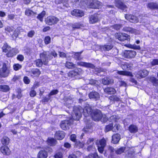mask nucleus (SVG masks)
I'll return each mask as SVG.
<instances>
[{
    "label": "nucleus",
    "instance_id": "48",
    "mask_svg": "<svg viewBox=\"0 0 158 158\" xmlns=\"http://www.w3.org/2000/svg\"><path fill=\"white\" fill-rule=\"evenodd\" d=\"M75 145L78 148H82L84 146V143L79 141L76 142Z\"/></svg>",
    "mask_w": 158,
    "mask_h": 158
},
{
    "label": "nucleus",
    "instance_id": "3",
    "mask_svg": "<svg viewBox=\"0 0 158 158\" xmlns=\"http://www.w3.org/2000/svg\"><path fill=\"white\" fill-rule=\"evenodd\" d=\"M73 111L72 112L73 118L74 120H79L81 117V112L83 110L77 106L73 107Z\"/></svg>",
    "mask_w": 158,
    "mask_h": 158
},
{
    "label": "nucleus",
    "instance_id": "40",
    "mask_svg": "<svg viewBox=\"0 0 158 158\" xmlns=\"http://www.w3.org/2000/svg\"><path fill=\"white\" fill-rule=\"evenodd\" d=\"M110 130H112L113 131H116L115 130H114L113 124L112 123L106 126L105 131L107 132Z\"/></svg>",
    "mask_w": 158,
    "mask_h": 158
},
{
    "label": "nucleus",
    "instance_id": "37",
    "mask_svg": "<svg viewBox=\"0 0 158 158\" xmlns=\"http://www.w3.org/2000/svg\"><path fill=\"white\" fill-rule=\"evenodd\" d=\"M150 81L152 83L153 85L158 87V79L154 77H151L150 78Z\"/></svg>",
    "mask_w": 158,
    "mask_h": 158
},
{
    "label": "nucleus",
    "instance_id": "54",
    "mask_svg": "<svg viewBox=\"0 0 158 158\" xmlns=\"http://www.w3.org/2000/svg\"><path fill=\"white\" fill-rule=\"evenodd\" d=\"M78 70L77 69H76L74 71L70 72L69 73V74L72 75L73 76H75L78 74Z\"/></svg>",
    "mask_w": 158,
    "mask_h": 158
},
{
    "label": "nucleus",
    "instance_id": "16",
    "mask_svg": "<svg viewBox=\"0 0 158 158\" xmlns=\"http://www.w3.org/2000/svg\"><path fill=\"white\" fill-rule=\"evenodd\" d=\"M126 19L133 23H136L138 22V19L136 16L126 14L125 16Z\"/></svg>",
    "mask_w": 158,
    "mask_h": 158
},
{
    "label": "nucleus",
    "instance_id": "4",
    "mask_svg": "<svg viewBox=\"0 0 158 158\" xmlns=\"http://www.w3.org/2000/svg\"><path fill=\"white\" fill-rule=\"evenodd\" d=\"M10 73V68L7 67L6 63H3L2 68L0 69V76L2 77H6L8 76Z\"/></svg>",
    "mask_w": 158,
    "mask_h": 158
},
{
    "label": "nucleus",
    "instance_id": "56",
    "mask_svg": "<svg viewBox=\"0 0 158 158\" xmlns=\"http://www.w3.org/2000/svg\"><path fill=\"white\" fill-rule=\"evenodd\" d=\"M151 63L152 66L158 65V59H153L152 61L151 62Z\"/></svg>",
    "mask_w": 158,
    "mask_h": 158
},
{
    "label": "nucleus",
    "instance_id": "20",
    "mask_svg": "<svg viewBox=\"0 0 158 158\" xmlns=\"http://www.w3.org/2000/svg\"><path fill=\"white\" fill-rule=\"evenodd\" d=\"M65 136L64 132L62 131H56L55 135V137L58 140L63 139Z\"/></svg>",
    "mask_w": 158,
    "mask_h": 158
},
{
    "label": "nucleus",
    "instance_id": "63",
    "mask_svg": "<svg viewBox=\"0 0 158 158\" xmlns=\"http://www.w3.org/2000/svg\"><path fill=\"white\" fill-rule=\"evenodd\" d=\"M17 58L18 60L22 61L24 59V57L22 55H19L18 56Z\"/></svg>",
    "mask_w": 158,
    "mask_h": 158
},
{
    "label": "nucleus",
    "instance_id": "53",
    "mask_svg": "<svg viewBox=\"0 0 158 158\" xmlns=\"http://www.w3.org/2000/svg\"><path fill=\"white\" fill-rule=\"evenodd\" d=\"M108 150L110 152V154L112 155V154L115 151L114 148L112 146H109L107 147Z\"/></svg>",
    "mask_w": 158,
    "mask_h": 158
},
{
    "label": "nucleus",
    "instance_id": "34",
    "mask_svg": "<svg viewBox=\"0 0 158 158\" xmlns=\"http://www.w3.org/2000/svg\"><path fill=\"white\" fill-rule=\"evenodd\" d=\"M65 66L68 69H73L75 68V64L72 62L67 61L65 64Z\"/></svg>",
    "mask_w": 158,
    "mask_h": 158
},
{
    "label": "nucleus",
    "instance_id": "57",
    "mask_svg": "<svg viewBox=\"0 0 158 158\" xmlns=\"http://www.w3.org/2000/svg\"><path fill=\"white\" fill-rule=\"evenodd\" d=\"M129 65L127 64H123L122 67V69L124 70H129V68L128 67Z\"/></svg>",
    "mask_w": 158,
    "mask_h": 158
},
{
    "label": "nucleus",
    "instance_id": "29",
    "mask_svg": "<svg viewBox=\"0 0 158 158\" xmlns=\"http://www.w3.org/2000/svg\"><path fill=\"white\" fill-rule=\"evenodd\" d=\"M113 46L111 44L105 45L101 46L100 48L102 51H108L111 49Z\"/></svg>",
    "mask_w": 158,
    "mask_h": 158
},
{
    "label": "nucleus",
    "instance_id": "31",
    "mask_svg": "<svg viewBox=\"0 0 158 158\" xmlns=\"http://www.w3.org/2000/svg\"><path fill=\"white\" fill-rule=\"evenodd\" d=\"M82 52H79L75 53L74 55H72V56L76 60H81L82 59L81 55Z\"/></svg>",
    "mask_w": 158,
    "mask_h": 158
},
{
    "label": "nucleus",
    "instance_id": "38",
    "mask_svg": "<svg viewBox=\"0 0 158 158\" xmlns=\"http://www.w3.org/2000/svg\"><path fill=\"white\" fill-rule=\"evenodd\" d=\"M126 148L125 147H121L115 150V153L116 154L119 155L124 152Z\"/></svg>",
    "mask_w": 158,
    "mask_h": 158
},
{
    "label": "nucleus",
    "instance_id": "45",
    "mask_svg": "<svg viewBox=\"0 0 158 158\" xmlns=\"http://www.w3.org/2000/svg\"><path fill=\"white\" fill-rule=\"evenodd\" d=\"M106 141L105 139L103 138L99 141V144L98 145L103 147H105L106 145Z\"/></svg>",
    "mask_w": 158,
    "mask_h": 158
},
{
    "label": "nucleus",
    "instance_id": "64",
    "mask_svg": "<svg viewBox=\"0 0 158 158\" xmlns=\"http://www.w3.org/2000/svg\"><path fill=\"white\" fill-rule=\"evenodd\" d=\"M55 158H62V154L61 152H58L55 155Z\"/></svg>",
    "mask_w": 158,
    "mask_h": 158
},
{
    "label": "nucleus",
    "instance_id": "58",
    "mask_svg": "<svg viewBox=\"0 0 158 158\" xmlns=\"http://www.w3.org/2000/svg\"><path fill=\"white\" fill-rule=\"evenodd\" d=\"M5 30L9 32H10L14 31V28L12 27H7L5 28Z\"/></svg>",
    "mask_w": 158,
    "mask_h": 158
},
{
    "label": "nucleus",
    "instance_id": "41",
    "mask_svg": "<svg viewBox=\"0 0 158 158\" xmlns=\"http://www.w3.org/2000/svg\"><path fill=\"white\" fill-rule=\"evenodd\" d=\"M109 99L111 101L114 102H118L120 100V98L119 97L115 95L111 96L109 98Z\"/></svg>",
    "mask_w": 158,
    "mask_h": 158
},
{
    "label": "nucleus",
    "instance_id": "49",
    "mask_svg": "<svg viewBox=\"0 0 158 158\" xmlns=\"http://www.w3.org/2000/svg\"><path fill=\"white\" fill-rule=\"evenodd\" d=\"M35 32L34 31L31 30L28 32L27 34V36L28 37L30 38H32L34 35Z\"/></svg>",
    "mask_w": 158,
    "mask_h": 158
},
{
    "label": "nucleus",
    "instance_id": "22",
    "mask_svg": "<svg viewBox=\"0 0 158 158\" xmlns=\"http://www.w3.org/2000/svg\"><path fill=\"white\" fill-rule=\"evenodd\" d=\"M102 82L103 84L107 85L113 83L114 82V80L109 77H105L102 79Z\"/></svg>",
    "mask_w": 158,
    "mask_h": 158
},
{
    "label": "nucleus",
    "instance_id": "61",
    "mask_svg": "<svg viewBox=\"0 0 158 158\" xmlns=\"http://www.w3.org/2000/svg\"><path fill=\"white\" fill-rule=\"evenodd\" d=\"M72 27L74 29H78L80 27V25L78 23H75L72 25Z\"/></svg>",
    "mask_w": 158,
    "mask_h": 158
},
{
    "label": "nucleus",
    "instance_id": "21",
    "mask_svg": "<svg viewBox=\"0 0 158 158\" xmlns=\"http://www.w3.org/2000/svg\"><path fill=\"white\" fill-rule=\"evenodd\" d=\"M30 73L33 77H38L40 74V70L37 69H33L31 70Z\"/></svg>",
    "mask_w": 158,
    "mask_h": 158
},
{
    "label": "nucleus",
    "instance_id": "23",
    "mask_svg": "<svg viewBox=\"0 0 158 158\" xmlns=\"http://www.w3.org/2000/svg\"><path fill=\"white\" fill-rule=\"evenodd\" d=\"M1 152L4 155H9L10 153V151L9 148L6 146H2L0 149Z\"/></svg>",
    "mask_w": 158,
    "mask_h": 158
},
{
    "label": "nucleus",
    "instance_id": "32",
    "mask_svg": "<svg viewBox=\"0 0 158 158\" xmlns=\"http://www.w3.org/2000/svg\"><path fill=\"white\" fill-rule=\"evenodd\" d=\"M47 143L48 145L54 146L56 144L57 141L53 138H49L47 140Z\"/></svg>",
    "mask_w": 158,
    "mask_h": 158
},
{
    "label": "nucleus",
    "instance_id": "12",
    "mask_svg": "<svg viewBox=\"0 0 158 158\" xmlns=\"http://www.w3.org/2000/svg\"><path fill=\"white\" fill-rule=\"evenodd\" d=\"M125 57L127 58L134 57L136 55V52L134 51H125L124 54Z\"/></svg>",
    "mask_w": 158,
    "mask_h": 158
},
{
    "label": "nucleus",
    "instance_id": "39",
    "mask_svg": "<svg viewBox=\"0 0 158 158\" xmlns=\"http://www.w3.org/2000/svg\"><path fill=\"white\" fill-rule=\"evenodd\" d=\"M36 14V13L29 9H26L25 11V14L27 16H31Z\"/></svg>",
    "mask_w": 158,
    "mask_h": 158
},
{
    "label": "nucleus",
    "instance_id": "52",
    "mask_svg": "<svg viewBox=\"0 0 158 158\" xmlns=\"http://www.w3.org/2000/svg\"><path fill=\"white\" fill-rule=\"evenodd\" d=\"M58 92L57 90H52L48 94V97H50L51 96L57 94Z\"/></svg>",
    "mask_w": 158,
    "mask_h": 158
},
{
    "label": "nucleus",
    "instance_id": "35",
    "mask_svg": "<svg viewBox=\"0 0 158 158\" xmlns=\"http://www.w3.org/2000/svg\"><path fill=\"white\" fill-rule=\"evenodd\" d=\"M117 73L119 75H123L125 76H132V73L130 72L125 71H117Z\"/></svg>",
    "mask_w": 158,
    "mask_h": 158
},
{
    "label": "nucleus",
    "instance_id": "47",
    "mask_svg": "<svg viewBox=\"0 0 158 158\" xmlns=\"http://www.w3.org/2000/svg\"><path fill=\"white\" fill-rule=\"evenodd\" d=\"M87 149L89 151H95L96 150L94 144H91L89 145L87 148Z\"/></svg>",
    "mask_w": 158,
    "mask_h": 158
},
{
    "label": "nucleus",
    "instance_id": "10",
    "mask_svg": "<svg viewBox=\"0 0 158 158\" xmlns=\"http://www.w3.org/2000/svg\"><path fill=\"white\" fill-rule=\"evenodd\" d=\"M43 53H45V54H46L45 57L46 58L48 59V61L49 60H51L53 58V56L56 57L57 55V53L55 51H52L50 52H44Z\"/></svg>",
    "mask_w": 158,
    "mask_h": 158
},
{
    "label": "nucleus",
    "instance_id": "27",
    "mask_svg": "<svg viewBox=\"0 0 158 158\" xmlns=\"http://www.w3.org/2000/svg\"><path fill=\"white\" fill-rule=\"evenodd\" d=\"M104 92L108 94H113L116 92V90L112 87H107L104 89Z\"/></svg>",
    "mask_w": 158,
    "mask_h": 158
},
{
    "label": "nucleus",
    "instance_id": "11",
    "mask_svg": "<svg viewBox=\"0 0 158 158\" xmlns=\"http://www.w3.org/2000/svg\"><path fill=\"white\" fill-rule=\"evenodd\" d=\"M98 16L97 14H94L90 16L89 18V23L94 24L98 22L99 20Z\"/></svg>",
    "mask_w": 158,
    "mask_h": 158
},
{
    "label": "nucleus",
    "instance_id": "25",
    "mask_svg": "<svg viewBox=\"0 0 158 158\" xmlns=\"http://www.w3.org/2000/svg\"><path fill=\"white\" fill-rule=\"evenodd\" d=\"M47 156V152L44 150H40L38 154V156L39 158H46Z\"/></svg>",
    "mask_w": 158,
    "mask_h": 158
},
{
    "label": "nucleus",
    "instance_id": "6",
    "mask_svg": "<svg viewBox=\"0 0 158 158\" xmlns=\"http://www.w3.org/2000/svg\"><path fill=\"white\" fill-rule=\"evenodd\" d=\"M88 6L94 9L99 8L102 6V3L97 0H87Z\"/></svg>",
    "mask_w": 158,
    "mask_h": 158
},
{
    "label": "nucleus",
    "instance_id": "42",
    "mask_svg": "<svg viewBox=\"0 0 158 158\" xmlns=\"http://www.w3.org/2000/svg\"><path fill=\"white\" fill-rule=\"evenodd\" d=\"M11 48L9 46L7 43L4 44L2 48L3 51L5 52H8Z\"/></svg>",
    "mask_w": 158,
    "mask_h": 158
},
{
    "label": "nucleus",
    "instance_id": "60",
    "mask_svg": "<svg viewBox=\"0 0 158 158\" xmlns=\"http://www.w3.org/2000/svg\"><path fill=\"white\" fill-rule=\"evenodd\" d=\"M118 84L120 86L126 87L127 86V83L123 81H119Z\"/></svg>",
    "mask_w": 158,
    "mask_h": 158
},
{
    "label": "nucleus",
    "instance_id": "55",
    "mask_svg": "<svg viewBox=\"0 0 158 158\" xmlns=\"http://www.w3.org/2000/svg\"><path fill=\"white\" fill-rule=\"evenodd\" d=\"M122 27L121 24H115L113 26V28L115 29L118 30H119Z\"/></svg>",
    "mask_w": 158,
    "mask_h": 158
},
{
    "label": "nucleus",
    "instance_id": "9",
    "mask_svg": "<svg viewBox=\"0 0 158 158\" xmlns=\"http://www.w3.org/2000/svg\"><path fill=\"white\" fill-rule=\"evenodd\" d=\"M89 97L91 99L97 101L99 99L100 95L99 93L96 91H92L89 94Z\"/></svg>",
    "mask_w": 158,
    "mask_h": 158
},
{
    "label": "nucleus",
    "instance_id": "1",
    "mask_svg": "<svg viewBox=\"0 0 158 158\" xmlns=\"http://www.w3.org/2000/svg\"><path fill=\"white\" fill-rule=\"evenodd\" d=\"M92 117L93 120L95 121L101 120V121L104 123L106 122L108 119L105 114H102L101 111L98 110H96L94 111Z\"/></svg>",
    "mask_w": 158,
    "mask_h": 158
},
{
    "label": "nucleus",
    "instance_id": "7",
    "mask_svg": "<svg viewBox=\"0 0 158 158\" xmlns=\"http://www.w3.org/2000/svg\"><path fill=\"white\" fill-rule=\"evenodd\" d=\"M115 37L120 41L127 40L129 38V36L123 33H117L115 34Z\"/></svg>",
    "mask_w": 158,
    "mask_h": 158
},
{
    "label": "nucleus",
    "instance_id": "50",
    "mask_svg": "<svg viewBox=\"0 0 158 158\" xmlns=\"http://www.w3.org/2000/svg\"><path fill=\"white\" fill-rule=\"evenodd\" d=\"M92 127V126L91 124L87 123L86 124V127L83 129V130L86 132H87L89 131V130H90Z\"/></svg>",
    "mask_w": 158,
    "mask_h": 158
},
{
    "label": "nucleus",
    "instance_id": "36",
    "mask_svg": "<svg viewBox=\"0 0 158 158\" xmlns=\"http://www.w3.org/2000/svg\"><path fill=\"white\" fill-rule=\"evenodd\" d=\"M10 142L9 139L6 136L3 137L1 139V142L2 144L7 145Z\"/></svg>",
    "mask_w": 158,
    "mask_h": 158
},
{
    "label": "nucleus",
    "instance_id": "26",
    "mask_svg": "<svg viewBox=\"0 0 158 158\" xmlns=\"http://www.w3.org/2000/svg\"><path fill=\"white\" fill-rule=\"evenodd\" d=\"M124 31L129 32L131 33H134L135 34L138 33V31L135 29L129 27H125L123 28Z\"/></svg>",
    "mask_w": 158,
    "mask_h": 158
},
{
    "label": "nucleus",
    "instance_id": "28",
    "mask_svg": "<svg viewBox=\"0 0 158 158\" xmlns=\"http://www.w3.org/2000/svg\"><path fill=\"white\" fill-rule=\"evenodd\" d=\"M138 130V127L135 125H131L129 127V131L132 133H134L136 132Z\"/></svg>",
    "mask_w": 158,
    "mask_h": 158
},
{
    "label": "nucleus",
    "instance_id": "46",
    "mask_svg": "<svg viewBox=\"0 0 158 158\" xmlns=\"http://www.w3.org/2000/svg\"><path fill=\"white\" fill-rule=\"evenodd\" d=\"M86 82L87 83H88L89 84L91 85H95L97 84L98 81L95 80L91 79L90 80H87Z\"/></svg>",
    "mask_w": 158,
    "mask_h": 158
},
{
    "label": "nucleus",
    "instance_id": "18",
    "mask_svg": "<svg viewBox=\"0 0 158 158\" xmlns=\"http://www.w3.org/2000/svg\"><path fill=\"white\" fill-rule=\"evenodd\" d=\"M148 73V72L146 69L140 70L138 72L137 77L139 78H142L147 76Z\"/></svg>",
    "mask_w": 158,
    "mask_h": 158
},
{
    "label": "nucleus",
    "instance_id": "43",
    "mask_svg": "<svg viewBox=\"0 0 158 158\" xmlns=\"http://www.w3.org/2000/svg\"><path fill=\"white\" fill-rule=\"evenodd\" d=\"M22 65L18 63L14 64L13 66L14 70L16 71L22 68Z\"/></svg>",
    "mask_w": 158,
    "mask_h": 158
},
{
    "label": "nucleus",
    "instance_id": "33",
    "mask_svg": "<svg viewBox=\"0 0 158 158\" xmlns=\"http://www.w3.org/2000/svg\"><path fill=\"white\" fill-rule=\"evenodd\" d=\"M147 7L151 9H158V4L153 2L150 3L148 4Z\"/></svg>",
    "mask_w": 158,
    "mask_h": 158
},
{
    "label": "nucleus",
    "instance_id": "5",
    "mask_svg": "<svg viewBox=\"0 0 158 158\" xmlns=\"http://www.w3.org/2000/svg\"><path fill=\"white\" fill-rule=\"evenodd\" d=\"M59 21V19L54 16H48L45 20L46 23L50 26L56 24Z\"/></svg>",
    "mask_w": 158,
    "mask_h": 158
},
{
    "label": "nucleus",
    "instance_id": "24",
    "mask_svg": "<svg viewBox=\"0 0 158 158\" xmlns=\"http://www.w3.org/2000/svg\"><path fill=\"white\" fill-rule=\"evenodd\" d=\"M8 53L6 54L8 57H13L15 55L18 53L17 50L13 48H11L8 51Z\"/></svg>",
    "mask_w": 158,
    "mask_h": 158
},
{
    "label": "nucleus",
    "instance_id": "13",
    "mask_svg": "<svg viewBox=\"0 0 158 158\" xmlns=\"http://www.w3.org/2000/svg\"><path fill=\"white\" fill-rule=\"evenodd\" d=\"M92 109L89 105L86 106L83 110V114L85 117H88L92 112Z\"/></svg>",
    "mask_w": 158,
    "mask_h": 158
},
{
    "label": "nucleus",
    "instance_id": "62",
    "mask_svg": "<svg viewBox=\"0 0 158 158\" xmlns=\"http://www.w3.org/2000/svg\"><path fill=\"white\" fill-rule=\"evenodd\" d=\"M20 78V77L19 76L15 75L12 79V81L13 82H15L18 80Z\"/></svg>",
    "mask_w": 158,
    "mask_h": 158
},
{
    "label": "nucleus",
    "instance_id": "30",
    "mask_svg": "<svg viewBox=\"0 0 158 158\" xmlns=\"http://www.w3.org/2000/svg\"><path fill=\"white\" fill-rule=\"evenodd\" d=\"M10 89L9 86L6 85H0V90L3 92H8Z\"/></svg>",
    "mask_w": 158,
    "mask_h": 158
},
{
    "label": "nucleus",
    "instance_id": "59",
    "mask_svg": "<svg viewBox=\"0 0 158 158\" xmlns=\"http://www.w3.org/2000/svg\"><path fill=\"white\" fill-rule=\"evenodd\" d=\"M98 151L101 153H103L104 150V148L105 147H103L102 146H101L99 145H98Z\"/></svg>",
    "mask_w": 158,
    "mask_h": 158
},
{
    "label": "nucleus",
    "instance_id": "8",
    "mask_svg": "<svg viewBox=\"0 0 158 158\" xmlns=\"http://www.w3.org/2000/svg\"><path fill=\"white\" fill-rule=\"evenodd\" d=\"M115 5L116 7L124 12L127 11V6L120 0H115Z\"/></svg>",
    "mask_w": 158,
    "mask_h": 158
},
{
    "label": "nucleus",
    "instance_id": "19",
    "mask_svg": "<svg viewBox=\"0 0 158 158\" xmlns=\"http://www.w3.org/2000/svg\"><path fill=\"white\" fill-rule=\"evenodd\" d=\"M120 135L118 134H115L112 136L111 142L114 144L118 143L120 139Z\"/></svg>",
    "mask_w": 158,
    "mask_h": 158
},
{
    "label": "nucleus",
    "instance_id": "2",
    "mask_svg": "<svg viewBox=\"0 0 158 158\" xmlns=\"http://www.w3.org/2000/svg\"><path fill=\"white\" fill-rule=\"evenodd\" d=\"M46 54L43 52L40 54V59H38L35 61L36 66L38 67H41L43 64L45 65H47L48 64V59L46 58L45 56Z\"/></svg>",
    "mask_w": 158,
    "mask_h": 158
},
{
    "label": "nucleus",
    "instance_id": "44",
    "mask_svg": "<svg viewBox=\"0 0 158 158\" xmlns=\"http://www.w3.org/2000/svg\"><path fill=\"white\" fill-rule=\"evenodd\" d=\"M46 14L44 11H43L37 17V18L41 22L43 21V18Z\"/></svg>",
    "mask_w": 158,
    "mask_h": 158
},
{
    "label": "nucleus",
    "instance_id": "14",
    "mask_svg": "<svg viewBox=\"0 0 158 158\" xmlns=\"http://www.w3.org/2000/svg\"><path fill=\"white\" fill-rule=\"evenodd\" d=\"M71 123L70 120H64L62 121L60 124L61 128L64 130H67L71 125Z\"/></svg>",
    "mask_w": 158,
    "mask_h": 158
},
{
    "label": "nucleus",
    "instance_id": "17",
    "mask_svg": "<svg viewBox=\"0 0 158 158\" xmlns=\"http://www.w3.org/2000/svg\"><path fill=\"white\" fill-rule=\"evenodd\" d=\"M78 65L85 67L87 68L94 69L95 68V66L93 64L89 63L83 62H77Z\"/></svg>",
    "mask_w": 158,
    "mask_h": 158
},
{
    "label": "nucleus",
    "instance_id": "15",
    "mask_svg": "<svg viewBox=\"0 0 158 158\" xmlns=\"http://www.w3.org/2000/svg\"><path fill=\"white\" fill-rule=\"evenodd\" d=\"M72 15L78 17H81L84 15V12L78 9H74L71 12Z\"/></svg>",
    "mask_w": 158,
    "mask_h": 158
},
{
    "label": "nucleus",
    "instance_id": "51",
    "mask_svg": "<svg viewBox=\"0 0 158 158\" xmlns=\"http://www.w3.org/2000/svg\"><path fill=\"white\" fill-rule=\"evenodd\" d=\"M44 42L46 44H48L51 42V38L49 36L45 37Z\"/></svg>",
    "mask_w": 158,
    "mask_h": 158
}]
</instances>
